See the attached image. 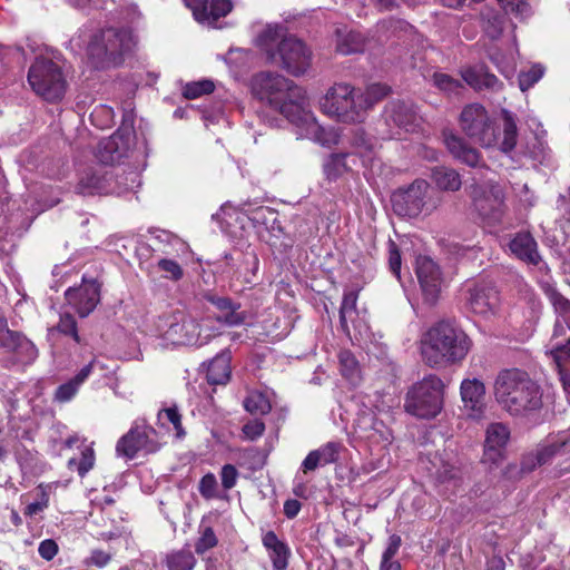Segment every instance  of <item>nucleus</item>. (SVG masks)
I'll return each mask as SVG.
<instances>
[{
    "label": "nucleus",
    "mask_w": 570,
    "mask_h": 570,
    "mask_svg": "<svg viewBox=\"0 0 570 570\" xmlns=\"http://www.w3.org/2000/svg\"><path fill=\"white\" fill-rule=\"evenodd\" d=\"M472 341L454 322L442 320L434 323L421 337L420 351L430 367H443L461 363L469 354Z\"/></svg>",
    "instance_id": "1"
},
{
    "label": "nucleus",
    "mask_w": 570,
    "mask_h": 570,
    "mask_svg": "<svg viewBox=\"0 0 570 570\" xmlns=\"http://www.w3.org/2000/svg\"><path fill=\"white\" fill-rule=\"evenodd\" d=\"M250 88L256 98L266 101L288 121L307 119L305 91L283 75L261 71L253 76Z\"/></svg>",
    "instance_id": "2"
},
{
    "label": "nucleus",
    "mask_w": 570,
    "mask_h": 570,
    "mask_svg": "<svg viewBox=\"0 0 570 570\" xmlns=\"http://www.w3.org/2000/svg\"><path fill=\"white\" fill-rule=\"evenodd\" d=\"M503 137L499 142V135L493 120L487 109L480 104L466 105L460 114V127L465 136L481 147L490 148L499 144L502 153H510L517 146L518 128L514 115L503 109Z\"/></svg>",
    "instance_id": "3"
},
{
    "label": "nucleus",
    "mask_w": 570,
    "mask_h": 570,
    "mask_svg": "<svg viewBox=\"0 0 570 570\" xmlns=\"http://www.w3.org/2000/svg\"><path fill=\"white\" fill-rule=\"evenodd\" d=\"M497 402L512 415H525L542 406L540 386L519 368L499 372L494 382Z\"/></svg>",
    "instance_id": "4"
},
{
    "label": "nucleus",
    "mask_w": 570,
    "mask_h": 570,
    "mask_svg": "<svg viewBox=\"0 0 570 570\" xmlns=\"http://www.w3.org/2000/svg\"><path fill=\"white\" fill-rule=\"evenodd\" d=\"M256 45L265 52L268 62L294 77L304 75L311 67V50L296 37L284 36L279 26H268L263 30L256 39Z\"/></svg>",
    "instance_id": "5"
},
{
    "label": "nucleus",
    "mask_w": 570,
    "mask_h": 570,
    "mask_svg": "<svg viewBox=\"0 0 570 570\" xmlns=\"http://www.w3.org/2000/svg\"><path fill=\"white\" fill-rule=\"evenodd\" d=\"M135 37L127 28H104L96 32L87 47V55L96 69L120 66L135 47Z\"/></svg>",
    "instance_id": "6"
},
{
    "label": "nucleus",
    "mask_w": 570,
    "mask_h": 570,
    "mask_svg": "<svg viewBox=\"0 0 570 570\" xmlns=\"http://www.w3.org/2000/svg\"><path fill=\"white\" fill-rule=\"evenodd\" d=\"M444 384L436 375L415 383L406 393L404 410L419 419L435 417L443 407Z\"/></svg>",
    "instance_id": "7"
},
{
    "label": "nucleus",
    "mask_w": 570,
    "mask_h": 570,
    "mask_svg": "<svg viewBox=\"0 0 570 570\" xmlns=\"http://www.w3.org/2000/svg\"><path fill=\"white\" fill-rule=\"evenodd\" d=\"M28 82L38 96L50 102L61 100L67 89L61 68L47 58H37L30 66Z\"/></svg>",
    "instance_id": "8"
},
{
    "label": "nucleus",
    "mask_w": 570,
    "mask_h": 570,
    "mask_svg": "<svg viewBox=\"0 0 570 570\" xmlns=\"http://www.w3.org/2000/svg\"><path fill=\"white\" fill-rule=\"evenodd\" d=\"M321 109L341 122H362V111L355 89L345 82L335 83L327 90L321 100Z\"/></svg>",
    "instance_id": "9"
},
{
    "label": "nucleus",
    "mask_w": 570,
    "mask_h": 570,
    "mask_svg": "<svg viewBox=\"0 0 570 570\" xmlns=\"http://www.w3.org/2000/svg\"><path fill=\"white\" fill-rule=\"evenodd\" d=\"M157 431L147 424L135 423L130 430L117 442L116 453L127 460L135 459L139 453L144 455L156 453L161 444L157 440Z\"/></svg>",
    "instance_id": "10"
},
{
    "label": "nucleus",
    "mask_w": 570,
    "mask_h": 570,
    "mask_svg": "<svg viewBox=\"0 0 570 570\" xmlns=\"http://www.w3.org/2000/svg\"><path fill=\"white\" fill-rule=\"evenodd\" d=\"M470 198L473 206L489 224L500 223L504 215V194L498 185L473 184L470 187Z\"/></svg>",
    "instance_id": "11"
},
{
    "label": "nucleus",
    "mask_w": 570,
    "mask_h": 570,
    "mask_svg": "<svg viewBox=\"0 0 570 570\" xmlns=\"http://www.w3.org/2000/svg\"><path fill=\"white\" fill-rule=\"evenodd\" d=\"M429 184L423 179H415L406 188H399L391 196L393 212L402 217H417L424 206Z\"/></svg>",
    "instance_id": "12"
},
{
    "label": "nucleus",
    "mask_w": 570,
    "mask_h": 570,
    "mask_svg": "<svg viewBox=\"0 0 570 570\" xmlns=\"http://www.w3.org/2000/svg\"><path fill=\"white\" fill-rule=\"evenodd\" d=\"M101 284L97 279L87 281L82 278L79 287H69L65 297L68 304L78 313L80 317H87L94 312L100 302Z\"/></svg>",
    "instance_id": "13"
},
{
    "label": "nucleus",
    "mask_w": 570,
    "mask_h": 570,
    "mask_svg": "<svg viewBox=\"0 0 570 570\" xmlns=\"http://www.w3.org/2000/svg\"><path fill=\"white\" fill-rule=\"evenodd\" d=\"M384 119L387 126L415 131L420 127L421 117L412 101L392 100L384 108Z\"/></svg>",
    "instance_id": "14"
},
{
    "label": "nucleus",
    "mask_w": 570,
    "mask_h": 570,
    "mask_svg": "<svg viewBox=\"0 0 570 570\" xmlns=\"http://www.w3.org/2000/svg\"><path fill=\"white\" fill-rule=\"evenodd\" d=\"M416 275L424 302L431 306L435 305L442 284L439 266L430 257L420 256L416 259Z\"/></svg>",
    "instance_id": "15"
},
{
    "label": "nucleus",
    "mask_w": 570,
    "mask_h": 570,
    "mask_svg": "<svg viewBox=\"0 0 570 570\" xmlns=\"http://www.w3.org/2000/svg\"><path fill=\"white\" fill-rule=\"evenodd\" d=\"M0 348L12 355L16 364H30L38 356L36 345L22 332L9 330L0 338Z\"/></svg>",
    "instance_id": "16"
},
{
    "label": "nucleus",
    "mask_w": 570,
    "mask_h": 570,
    "mask_svg": "<svg viewBox=\"0 0 570 570\" xmlns=\"http://www.w3.org/2000/svg\"><path fill=\"white\" fill-rule=\"evenodd\" d=\"M468 293L469 307L475 314L488 315L493 313L499 305V293L490 283L474 284Z\"/></svg>",
    "instance_id": "17"
},
{
    "label": "nucleus",
    "mask_w": 570,
    "mask_h": 570,
    "mask_svg": "<svg viewBox=\"0 0 570 570\" xmlns=\"http://www.w3.org/2000/svg\"><path fill=\"white\" fill-rule=\"evenodd\" d=\"M166 334L175 344H195L199 337V324L196 318L183 312H176Z\"/></svg>",
    "instance_id": "18"
},
{
    "label": "nucleus",
    "mask_w": 570,
    "mask_h": 570,
    "mask_svg": "<svg viewBox=\"0 0 570 570\" xmlns=\"http://www.w3.org/2000/svg\"><path fill=\"white\" fill-rule=\"evenodd\" d=\"M112 177V173L104 168H88L81 174L76 190L83 196L109 193Z\"/></svg>",
    "instance_id": "19"
},
{
    "label": "nucleus",
    "mask_w": 570,
    "mask_h": 570,
    "mask_svg": "<svg viewBox=\"0 0 570 570\" xmlns=\"http://www.w3.org/2000/svg\"><path fill=\"white\" fill-rule=\"evenodd\" d=\"M461 77L471 88L476 91L484 89L497 91L502 87V82L497 78L495 75L489 71L488 66L484 63H478L462 69Z\"/></svg>",
    "instance_id": "20"
},
{
    "label": "nucleus",
    "mask_w": 570,
    "mask_h": 570,
    "mask_svg": "<svg viewBox=\"0 0 570 570\" xmlns=\"http://www.w3.org/2000/svg\"><path fill=\"white\" fill-rule=\"evenodd\" d=\"M443 139L449 153L455 159L470 167L481 166L480 153L475 148L471 147L462 137L451 131H444ZM482 167L487 166L482 164Z\"/></svg>",
    "instance_id": "21"
},
{
    "label": "nucleus",
    "mask_w": 570,
    "mask_h": 570,
    "mask_svg": "<svg viewBox=\"0 0 570 570\" xmlns=\"http://www.w3.org/2000/svg\"><path fill=\"white\" fill-rule=\"evenodd\" d=\"M129 144L122 135L116 132L102 139L98 145L97 158L104 165H115L127 157Z\"/></svg>",
    "instance_id": "22"
},
{
    "label": "nucleus",
    "mask_w": 570,
    "mask_h": 570,
    "mask_svg": "<svg viewBox=\"0 0 570 570\" xmlns=\"http://www.w3.org/2000/svg\"><path fill=\"white\" fill-rule=\"evenodd\" d=\"M464 407L471 411V416L479 417L484 409V384L478 379H465L460 387Z\"/></svg>",
    "instance_id": "23"
},
{
    "label": "nucleus",
    "mask_w": 570,
    "mask_h": 570,
    "mask_svg": "<svg viewBox=\"0 0 570 570\" xmlns=\"http://www.w3.org/2000/svg\"><path fill=\"white\" fill-rule=\"evenodd\" d=\"M341 444L336 442H327L321 448L311 451L302 462V471L304 473L315 471L320 466H325L338 461Z\"/></svg>",
    "instance_id": "24"
},
{
    "label": "nucleus",
    "mask_w": 570,
    "mask_h": 570,
    "mask_svg": "<svg viewBox=\"0 0 570 570\" xmlns=\"http://www.w3.org/2000/svg\"><path fill=\"white\" fill-rule=\"evenodd\" d=\"M204 299L212 303L219 311L225 312L224 317H218L219 322H224L228 326H237L242 325L246 320V314L244 312H239L240 304L234 302L229 297L217 296L210 292H206L203 295Z\"/></svg>",
    "instance_id": "25"
},
{
    "label": "nucleus",
    "mask_w": 570,
    "mask_h": 570,
    "mask_svg": "<svg viewBox=\"0 0 570 570\" xmlns=\"http://www.w3.org/2000/svg\"><path fill=\"white\" fill-rule=\"evenodd\" d=\"M509 248L519 259L537 265L540 262L537 242L529 232H521L510 240Z\"/></svg>",
    "instance_id": "26"
},
{
    "label": "nucleus",
    "mask_w": 570,
    "mask_h": 570,
    "mask_svg": "<svg viewBox=\"0 0 570 570\" xmlns=\"http://www.w3.org/2000/svg\"><path fill=\"white\" fill-rule=\"evenodd\" d=\"M336 50L342 55L361 53L365 49L366 38L355 30H336Z\"/></svg>",
    "instance_id": "27"
},
{
    "label": "nucleus",
    "mask_w": 570,
    "mask_h": 570,
    "mask_svg": "<svg viewBox=\"0 0 570 570\" xmlns=\"http://www.w3.org/2000/svg\"><path fill=\"white\" fill-rule=\"evenodd\" d=\"M230 357L226 353H222L214 357L207 367L206 379L212 385H224L230 379Z\"/></svg>",
    "instance_id": "28"
},
{
    "label": "nucleus",
    "mask_w": 570,
    "mask_h": 570,
    "mask_svg": "<svg viewBox=\"0 0 570 570\" xmlns=\"http://www.w3.org/2000/svg\"><path fill=\"white\" fill-rule=\"evenodd\" d=\"M307 119H299L294 122L297 126H306L307 135L323 146L337 144L338 137L332 129H326L318 125L312 114L306 110Z\"/></svg>",
    "instance_id": "29"
},
{
    "label": "nucleus",
    "mask_w": 570,
    "mask_h": 570,
    "mask_svg": "<svg viewBox=\"0 0 570 570\" xmlns=\"http://www.w3.org/2000/svg\"><path fill=\"white\" fill-rule=\"evenodd\" d=\"M431 179L440 189L448 191H456L462 185L460 174L445 166L432 168Z\"/></svg>",
    "instance_id": "30"
},
{
    "label": "nucleus",
    "mask_w": 570,
    "mask_h": 570,
    "mask_svg": "<svg viewBox=\"0 0 570 570\" xmlns=\"http://www.w3.org/2000/svg\"><path fill=\"white\" fill-rule=\"evenodd\" d=\"M391 92V88L383 83H373L366 88L364 92L357 95V102L362 111V121L365 118V114L375 104L387 97Z\"/></svg>",
    "instance_id": "31"
},
{
    "label": "nucleus",
    "mask_w": 570,
    "mask_h": 570,
    "mask_svg": "<svg viewBox=\"0 0 570 570\" xmlns=\"http://www.w3.org/2000/svg\"><path fill=\"white\" fill-rule=\"evenodd\" d=\"M480 18L484 32L491 39H498L503 31L504 17L491 8H485L481 11Z\"/></svg>",
    "instance_id": "32"
},
{
    "label": "nucleus",
    "mask_w": 570,
    "mask_h": 570,
    "mask_svg": "<svg viewBox=\"0 0 570 570\" xmlns=\"http://www.w3.org/2000/svg\"><path fill=\"white\" fill-rule=\"evenodd\" d=\"M338 363L342 375L352 384L361 381V367L354 354L348 350L338 353Z\"/></svg>",
    "instance_id": "33"
},
{
    "label": "nucleus",
    "mask_w": 570,
    "mask_h": 570,
    "mask_svg": "<svg viewBox=\"0 0 570 570\" xmlns=\"http://www.w3.org/2000/svg\"><path fill=\"white\" fill-rule=\"evenodd\" d=\"M55 332L70 336L77 344H81L76 318L70 313L61 314L58 324L48 330V335H53Z\"/></svg>",
    "instance_id": "34"
},
{
    "label": "nucleus",
    "mask_w": 570,
    "mask_h": 570,
    "mask_svg": "<svg viewBox=\"0 0 570 570\" xmlns=\"http://www.w3.org/2000/svg\"><path fill=\"white\" fill-rule=\"evenodd\" d=\"M509 430L501 423H492L487 429L484 446L505 449L509 440Z\"/></svg>",
    "instance_id": "35"
},
{
    "label": "nucleus",
    "mask_w": 570,
    "mask_h": 570,
    "mask_svg": "<svg viewBox=\"0 0 570 570\" xmlns=\"http://www.w3.org/2000/svg\"><path fill=\"white\" fill-rule=\"evenodd\" d=\"M195 563L196 559L189 550L175 551L166 558L168 570H193Z\"/></svg>",
    "instance_id": "36"
},
{
    "label": "nucleus",
    "mask_w": 570,
    "mask_h": 570,
    "mask_svg": "<svg viewBox=\"0 0 570 570\" xmlns=\"http://www.w3.org/2000/svg\"><path fill=\"white\" fill-rule=\"evenodd\" d=\"M541 461L537 454V452H531L523 455L520 468L515 464H509L504 470V475L509 478H517L524 473L532 472L537 466H541Z\"/></svg>",
    "instance_id": "37"
},
{
    "label": "nucleus",
    "mask_w": 570,
    "mask_h": 570,
    "mask_svg": "<svg viewBox=\"0 0 570 570\" xmlns=\"http://www.w3.org/2000/svg\"><path fill=\"white\" fill-rule=\"evenodd\" d=\"M244 407L252 415H265L272 410L269 400L261 392H252L244 400Z\"/></svg>",
    "instance_id": "38"
},
{
    "label": "nucleus",
    "mask_w": 570,
    "mask_h": 570,
    "mask_svg": "<svg viewBox=\"0 0 570 570\" xmlns=\"http://www.w3.org/2000/svg\"><path fill=\"white\" fill-rule=\"evenodd\" d=\"M232 8L233 4L230 0H208L204 23L214 24L219 18L229 13Z\"/></svg>",
    "instance_id": "39"
},
{
    "label": "nucleus",
    "mask_w": 570,
    "mask_h": 570,
    "mask_svg": "<svg viewBox=\"0 0 570 570\" xmlns=\"http://www.w3.org/2000/svg\"><path fill=\"white\" fill-rule=\"evenodd\" d=\"M215 90V83L212 80L203 79L199 81L188 82L184 88V97L187 99H196L203 95L212 94Z\"/></svg>",
    "instance_id": "40"
},
{
    "label": "nucleus",
    "mask_w": 570,
    "mask_h": 570,
    "mask_svg": "<svg viewBox=\"0 0 570 570\" xmlns=\"http://www.w3.org/2000/svg\"><path fill=\"white\" fill-rule=\"evenodd\" d=\"M432 81L436 88L448 94L458 92L459 89L463 88L460 80L442 72H434Z\"/></svg>",
    "instance_id": "41"
},
{
    "label": "nucleus",
    "mask_w": 570,
    "mask_h": 570,
    "mask_svg": "<svg viewBox=\"0 0 570 570\" xmlns=\"http://www.w3.org/2000/svg\"><path fill=\"white\" fill-rule=\"evenodd\" d=\"M569 442L567 440L561 442H556L548 444L546 446H542L538 449L535 452L541 461V464L549 463L552 458H554L557 454L563 452V450L568 446Z\"/></svg>",
    "instance_id": "42"
},
{
    "label": "nucleus",
    "mask_w": 570,
    "mask_h": 570,
    "mask_svg": "<svg viewBox=\"0 0 570 570\" xmlns=\"http://www.w3.org/2000/svg\"><path fill=\"white\" fill-rule=\"evenodd\" d=\"M95 462L94 450L90 448H86L81 453V459L77 462L76 459H70L68 462V466L72 469L73 465H77V470L80 476H83L89 470L92 469Z\"/></svg>",
    "instance_id": "43"
},
{
    "label": "nucleus",
    "mask_w": 570,
    "mask_h": 570,
    "mask_svg": "<svg viewBox=\"0 0 570 570\" xmlns=\"http://www.w3.org/2000/svg\"><path fill=\"white\" fill-rule=\"evenodd\" d=\"M289 554L291 552L286 543L271 550V559L274 570H286Z\"/></svg>",
    "instance_id": "44"
},
{
    "label": "nucleus",
    "mask_w": 570,
    "mask_h": 570,
    "mask_svg": "<svg viewBox=\"0 0 570 570\" xmlns=\"http://www.w3.org/2000/svg\"><path fill=\"white\" fill-rule=\"evenodd\" d=\"M543 75V69L539 66H534L525 72L519 75V87L522 91H527L535 82H538Z\"/></svg>",
    "instance_id": "45"
},
{
    "label": "nucleus",
    "mask_w": 570,
    "mask_h": 570,
    "mask_svg": "<svg viewBox=\"0 0 570 570\" xmlns=\"http://www.w3.org/2000/svg\"><path fill=\"white\" fill-rule=\"evenodd\" d=\"M504 450L505 449L484 446L481 463L487 464L489 470L497 468L504 459Z\"/></svg>",
    "instance_id": "46"
},
{
    "label": "nucleus",
    "mask_w": 570,
    "mask_h": 570,
    "mask_svg": "<svg viewBox=\"0 0 570 570\" xmlns=\"http://www.w3.org/2000/svg\"><path fill=\"white\" fill-rule=\"evenodd\" d=\"M163 413L166 415L167 420L174 425V429L176 431V438H184L186 433L181 424V415L179 414L178 409L176 406L164 409L158 413V417H160Z\"/></svg>",
    "instance_id": "47"
},
{
    "label": "nucleus",
    "mask_w": 570,
    "mask_h": 570,
    "mask_svg": "<svg viewBox=\"0 0 570 570\" xmlns=\"http://www.w3.org/2000/svg\"><path fill=\"white\" fill-rule=\"evenodd\" d=\"M216 544L217 538L215 532L210 527H208L203 531L202 537L197 540L195 550L197 553H204L205 551L214 548Z\"/></svg>",
    "instance_id": "48"
},
{
    "label": "nucleus",
    "mask_w": 570,
    "mask_h": 570,
    "mask_svg": "<svg viewBox=\"0 0 570 570\" xmlns=\"http://www.w3.org/2000/svg\"><path fill=\"white\" fill-rule=\"evenodd\" d=\"M401 253L396 243L392 239L389 240V266L391 272L400 278L401 274Z\"/></svg>",
    "instance_id": "49"
},
{
    "label": "nucleus",
    "mask_w": 570,
    "mask_h": 570,
    "mask_svg": "<svg viewBox=\"0 0 570 570\" xmlns=\"http://www.w3.org/2000/svg\"><path fill=\"white\" fill-rule=\"evenodd\" d=\"M158 267L163 272L167 273L168 274L167 277L173 281H179L184 275V272H183V268L180 267V265L176 261H173V259H167V258L160 259L158 262Z\"/></svg>",
    "instance_id": "50"
},
{
    "label": "nucleus",
    "mask_w": 570,
    "mask_h": 570,
    "mask_svg": "<svg viewBox=\"0 0 570 570\" xmlns=\"http://www.w3.org/2000/svg\"><path fill=\"white\" fill-rule=\"evenodd\" d=\"M551 355L553 357L557 367H563L564 364H570V338L563 345H558L551 350Z\"/></svg>",
    "instance_id": "51"
},
{
    "label": "nucleus",
    "mask_w": 570,
    "mask_h": 570,
    "mask_svg": "<svg viewBox=\"0 0 570 570\" xmlns=\"http://www.w3.org/2000/svg\"><path fill=\"white\" fill-rule=\"evenodd\" d=\"M344 155H333L324 165V170L330 179H335L341 175L342 167H344Z\"/></svg>",
    "instance_id": "52"
},
{
    "label": "nucleus",
    "mask_w": 570,
    "mask_h": 570,
    "mask_svg": "<svg viewBox=\"0 0 570 570\" xmlns=\"http://www.w3.org/2000/svg\"><path fill=\"white\" fill-rule=\"evenodd\" d=\"M79 386L72 380L58 386L55 392V400L59 402H67L71 400L77 393Z\"/></svg>",
    "instance_id": "53"
},
{
    "label": "nucleus",
    "mask_w": 570,
    "mask_h": 570,
    "mask_svg": "<svg viewBox=\"0 0 570 570\" xmlns=\"http://www.w3.org/2000/svg\"><path fill=\"white\" fill-rule=\"evenodd\" d=\"M217 481L213 474H206L199 483V492L206 499L216 497Z\"/></svg>",
    "instance_id": "54"
},
{
    "label": "nucleus",
    "mask_w": 570,
    "mask_h": 570,
    "mask_svg": "<svg viewBox=\"0 0 570 570\" xmlns=\"http://www.w3.org/2000/svg\"><path fill=\"white\" fill-rule=\"evenodd\" d=\"M238 471L233 464H225L222 468L220 479L224 489L229 490L236 484Z\"/></svg>",
    "instance_id": "55"
},
{
    "label": "nucleus",
    "mask_w": 570,
    "mask_h": 570,
    "mask_svg": "<svg viewBox=\"0 0 570 570\" xmlns=\"http://www.w3.org/2000/svg\"><path fill=\"white\" fill-rule=\"evenodd\" d=\"M352 144L364 151H372L373 149L371 137L361 128L353 131Z\"/></svg>",
    "instance_id": "56"
},
{
    "label": "nucleus",
    "mask_w": 570,
    "mask_h": 570,
    "mask_svg": "<svg viewBox=\"0 0 570 570\" xmlns=\"http://www.w3.org/2000/svg\"><path fill=\"white\" fill-rule=\"evenodd\" d=\"M505 11L523 16L529 11L528 0H498Z\"/></svg>",
    "instance_id": "57"
},
{
    "label": "nucleus",
    "mask_w": 570,
    "mask_h": 570,
    "mask_svg": "<svg viewBox=\"0 0 570 570\" xmlns=\"http://www.w3.org/2000/svg\"><path fill=\"white\" fill-rule=\"evenodd\" d=\"M264 431H265V424L261 420L249 421L243 426V433L249 440H255V439L259 438L261 435H263Z\"/></svg>",
    "instance_id": "58"
},
{
    "label": "nucleus",
    "mask_w": 570,
    "mask_h": 570,
    "mask_svg": "<svg viewBox=\"0 0 570 570\" xmlns=\"http://www.w3.org/2000/svg\"><path fill=\"white\" fill-rule=\"evenodd\" d=\"M402 544V539L397 534H392L389 538V544L383 552L382 561H393V557L397 553L400 547Z\"/></svg>",
    "instance_id": "59"
},
{
    "label": "nucleus",
    "mask_w": 570,
    "mask_h": 570,
    "mask_svg": "<svg viewBox=\"0 0 570 570\" xmlns=\"http://www.w3.org/2000/svg\"><path fill=\"white\" fill-rule=\"evenodd\" d=\"M38 552L42 559L50 561L57 554L58 546L53 540L47 539L39 544Z\"/></svg>",
    "instance_id": "60"
},
{
    "label": "nucleus",
    "mask_w": 570,
    "mask_h": 570,
    "mask_svg": "<svg viewBox=\"0 0 570 570\" xmlns=\"http://www.w3.org/2000/svg\"><path fill=\"white\" fill-rule=\"evenodd\" d=\"M208 0H185L187 7L193 10L194 17L197 21L204 23L206 17V6Z\"/></svg>",
    "instance_id": "61"
},
{
    "label": "nucleus",
    "mask_w": 570,
    "mask_h": 570,
    "mask_svg": "<svg viewBox=\"0 0 570 570\" xmlns=\"http://www.w3.org/2000/svg\"><path fill=\"white\" fill-rule=\"evenodd\" d=\"M111 560V556L102 550H94L87 563L98 568L105 567Z\"/></svg>",
    "instance_id": "62"
},
{
    "label": "nucleus",
    "mask_w": 570,
    "mask_h": 570,
    "mask_svg": "<svg viewBox=\"0 0 570 570\" xmlns=\"http://www.w3.org/2000/svg\"><path fill=\"white\" fill-rule=\"evenodd\" d=\"M357 291H348L344 293L343 302L341 305V309L343 312H355L356 311V302H357Z\"/></svg>",
    "instance_id": "63"
},
{
    "label": "nucleus",
    "mask_w": 570,
    "mask_h": 570,
    "mask_svg": "<svg viewBox=\"0 0 570 570\" xmlns=\"http://www.w3.org/2000/svg\"><path fill=\"white\" fill-rule=\"evenodd\" d=\"M302 504L298 500L295 499H288L284 503V514L288 519L295 518L298 512L301 511Z\"/></svg>",
    "instance_id": "64"
}]
</instances>
